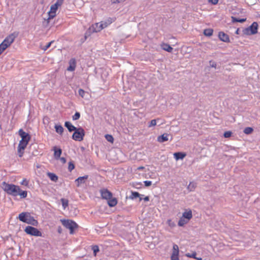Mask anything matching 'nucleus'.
Returning <instances> with one entry per match:
<instances>
[{"label": "nucleus", "mask_w": 260, "mask_h": 260, "mask_svg": "<svg viewBox=\"0 0 260 260\" xmlns=\"http://www.w3.org/2000/svg\"><path fill=\"white\" fill-rule=\"evenodd\" d=\"M49 118L47 116L43 118V122H44V123H45L46 121H47V122H49Z\"/></svg>", "instance_id": "6e6d98bb"}, {"label": "nucleus", "mask_w": 260, "mask_h": 260, "mask_svg": "<svg viewBox=\"0 0 260 260\" xmlns=\"http://www.w3.org/2000/svg\"><path fill=\"white\" fill-rule=\"evenodd\" d=\"M60 201L62 204V206L63 209H66L69 205V201L68 199L61 198Z\"/></svg>", "instance_id": "7c9ffc66"}, {"label": "nucleus", "mask_w": 260, "mask_h": 260, "mask_svg": "<svg viewBox=\"0 0 260 260\" xmlns=\"http://www.w3.org/2000/svg\"><path fill=\"white\" fill-rule=\"evenodd\" d=\"M55 132L59 135H62L63 132V127L61 124H55L54 126Z\"/></svg>", "instance_id": "5701e85b"}, {"label": "nucleus", "mask_w": 260, "mask_h": 260, "mask_svg": "<svg viewBox=\"0 0 260 260\" xmlns=\"http://www.w3.org/2000/svg\"><path fill=\"white\" fill-rule=\"evenodd\" d=\"M143 168H144V167H140L138 168V170H141V169H143Z\"/></svg>", "instance_id": "0e129e2a"}, {"label": "nucleus", "mask_w": 260, "mask_h": 260, "mask_svg": "<svg viewBox=\"0 0 260 260\" xmlns=\"http://www.w3.org/2000/svg\"><path fill=\"white\" fill-rule=\"evenodd\" d=\"M258 25L257 22H253L248 27L243 29L244 35L246 36L254 35L257 33Z\"/></svg>", "instance_id": "20e7f679"}, {"label": "nucleus", "mask_w": 260, "mask_h": 260, "mask_svg": "<svg viewBox=\"0 0 260 260\" xmlns=\"http://www.w3.org/2000/svg\"><path fill=\"white\" fill-rule=\"evenodd\" d=\"M47 176L52 181L56 182L58 180V177L55 173L48 172Z\"/></svg>", "instance_id": "4be33fe9"}, {"label": "nucleus", "mask_w": 260, "mask_h": 260, "mask_svg": "<svg viewBox=\"0 0 260 260\" xmlns=\"http://www.w3.org/2000/svg\"><path fill=\"white\" fill-rule=\"evenodd\" d=\"M182 216L189 221L192 217L191 210H189L188 211L183 212Z\"/></svg>", "instance_id": "aec40b11"}, {"label": "nucleus", "mask_w": 260, "mask_h": 260, "mask_svg": "<svg viewBox=\"0 0 260 260\" xmlns=\"http://www.w3.org/2000/svg\"><path fill=\"white\" fill-rule=\"evenodd\" d=\"M24 232L28 235L36 237H42V232L37 228L30 225H27L24 229Z\"/></svg>", "instance_id": "0eeeda50"}, {"label": "nucleus", "mask_w": 260, "mask_h": 260, "mask_svg": "<svg viewBox=\"0 0 260 260\" xmlns=\"http://www.w3.org/2000/svg\"><path fill=\"white\" fill-rule=\"evenodd\" d=\"M69 66L67 68V71L73 72L75 71L76 67V60L75 58H72L69 61Z\"/></svg>", "instance_id": "f8f14e48"}, {"label": "nucleus", "mask_w": 260, "mask_h": 260, "mask_svg": "<svg viewBox=\"0 0 260 260\" xmlns=\"http://www.w3.org/2000/svg\"><path fill=\"white\" fill-rule=\"evenodd\" d=\"M143 182L144 183L145 186H146V187L150 186L152 184L151 181L146 180V181H144Z\"/></svg>", "instance_id": "09e8293b"}, {"label": "nucleus", "mask_w": 260, "mask_h": 260, "mask_svg": "<svg viewBox=\"0 0 260 260\" xmlns=\"http://www.w3.org/2000/svg\"><path fill=\"white\" fill-rule=\"evenodd\" d=\"M54 42V41H52L51 42H49L46 44V45L43 47V49L44 50H47L51 46V44Z\"/></svg>", "instance_id": "a19ab883"}, {"label": "nucleus", "mask_w": 260, "mask_h": 260, "mask_svg": "<svg viewBox=\"0 0 260 260\" xmlns=\"http://www.w3.org/2000/svg\"><path fill=\"white\" fill-rule=\"evenodd\" d=\"M232 132L231 131H226L223 133V137L225 138H230L232 136Z\"/></svg>", "instance_id": "ea45409f"}, {"label": "nucleus", "mask_w": 260, "mask_h": 260, "mask_svg": "<svg viewBox=\"0 0 260 260\" xmlns=\"http://www.w3.org/2000/svg\"><path fill=\"white\" fill-rule=\"evenodd\" d=\"M172 140V137H171V138L170 139V141H171Z\"/></svg>", "instance_id": "774afa93"}, {"label": "nucleus", "mask_w": 260, "mask_h": 260, "mask_svg": "<svg viewBox=\"0 0 260 260\" xmlns=\"http://www.w3.org/2000/svg\"><path fill=\"white\" fill-rule=\"evenodd\" d=\"M160 120V119L159 118H157L156 119H154L151 120L150 121H149L148 123V127L149 128H150L152 126H154L156 125L157 122H158Z\"/></svg>", "instance_id": "a878e982"}, {"label": "nucleus", "mask_w": 260, "mask_h": 260, "mask_svg": "<svg viewBox=\"0 0 260 260\" xmlns=\"http://www.w3.org/2000/svg\"><path fill=\"white\" fill-rule=\"evenodd\" d=\"M209 64L211 67L216 69L217 63L216 62L212 60H210L209 61Z\"/></svg>", "instance_id": "49530a36"}, {"label": "nucleus", "mask_w": 260, "mask_h": 260, "mask_svg": "<svg viewBox=\"0 0 260 260\" xmlns=\"http://www.w3.org/2000/svg\"><path fill=\"white\" fill-rule=\"evenodd\" d=\"M167 222L170 226H174L175 225V223L172 222L171 219L168 220Z\"/></svg>", "instance_id": "864d4df0"}, {"label": "nucleus", "mask_w": 260, "mask_h": 260, "mask_svg": "<svg viewBox=\"0 0 260 260\" xmlns=\"http://www.w3.org/2000/svg\"><path fill=\"white\" fill-rule=\"evenodd\" d=\"M100 192L101 193L102 198L104 200H107L110 199V198H111L113 196V193L106 188L101 189Z\"/></svg>", "instance_id": "1a4fd4ad"}, {"label": "nucleus", "mask_w": 260, "mask_h": 260, "mask_svg": "<svg viewBox=\"0 0 260 260\" xmlns=\"http://www.w3.org/2000/svg\"><path fill=\"white\" fill-rule=\"evenodd\" d=\"M51 13L50 11H49L48 12V18L47 19L48 20L53 19L56 16V13Z\"/></svg>", "instance_id": "37998d69"}, {"label": "nucleus", "mask_w": 260, "mask_h": 260, "mask_svg": "<svg viewBox=\"0 0 260 260\" xmlns=\"http://www.w3.org/2000/svg\"><path fill=\"white\" fill-rule=\"evenodd\" d=\"M88 175H84L83 176H80L75 179V182L77 186L79 187L82 184L85 183L86 180L88 179Z\"/></svg>", "instance_id": "ddd939ff"}, {"label": "nucleus", "mask_w": 260, "mask_h": 260, "mask_svg": "<svg viewBox=\"0 0 260 260\" xmlns=\"http://www.w3.org/2000/svg\"><path fill=\"white\" fill-rule=\"evenodd\" d=\"M17 150L19 157H21L23 155L24 150L17 148Z\"/></svg>", "instance_id": "a18cd8bd"}, {"label": "nucleus", "mask_w": 260, "mask_h": 260, "mask_svg": "<svg viewBox=\"0 0 260 260\" xmlns=\"http://www.w3.org/2000/svg\"><path fill=\"white\" fill-rule=\"evenodd\" d=\"M28 143V142L20 141L18 146V148L21 149L22 150H24L26 147Z\"/></svg>", "instance_id": "c756f323"}, {"label": "nucleus", "mask_w": 260, "mask_h": 260, "mask_svg": "<svg viewBox=\"0 0 260 260\" xmlns=\"http://www.w3.org/2000/svg\"><path fill=\"white\" fill-rule=\"evenodd\" d=\"M231 19H232V22L233 23H236V22L243 23V22H245L246 20V18H237L234 16H232Z\"/></svg>", "instance_id": "412c9836"}, {"label": "nucleus", "mask_w": 260, "mask_h": 260, "mask_svg": "<svg viewBox=\"0 0 260 260\" xmlns=\"http://www.w3.org/2000/svg\"><path fill=\"white\" fill-rule=\"evenodd\" d=\"M3 51L4 50H3V49H2L0 47V55L3 53Z\"/></svg>", "instance_id": "e2e57ef3"}, {"label": "nucleus", "mask_w": 260, "mask_h": 260, "mask_svg": "<svg viewBox=\"0 0 260 260\" xmlns=\"http://www.w3.org/2000/svg\"><path fill=\"white\" fill-rule=\"evenodd\" d=\"M112 23L111 20H108V22L102 21L100 23H95V27L93 26V31L99 32L103 29L107 27L109 24Z\"/></svg>", "instance_id": "6e6552de"}, {"label": "nucleus", "mask_w": 260, "mask_h": 260, "mask_svg": "<svg viewBox=\"0 0 260 260\" xmlns=\"http://www.w3.org/2000/svg\"><path fill=\"white\" fill-rule=\"evenodd\" d=\"M197 253L196 251H193L192 253H186L185 254V256L187 257L193 258L195 259L196 258Z\"/></svg>", "instance_id": "e433bc0d"}, {"label": "nucleus", "mask_w": 260, "mask_h": 260, "mask_svg": "<svg viewBox=\"0 0 260 260\" xmlns=\"http://www.w3.org/2000/svg\"><path fill=\"white\" fill-rule=\"evenodd\" d=\"M59 159L61 161L62 164H65L67 161L66 158L64 157H60L59 158Z\"/></svg>", "instance_id": "603ef678"}, {"label": "nucleus", "mask_w": 260, "mask_h": 260, "mask_svg": "<svg viewBox=\"0 0 260 260\" xmlns=\"http://www.w3.org/2000/svg\"><path fill=\"white\" fill-rule=\"evenodd\" d=\"M173 251L172 253L176 254L179 255V248L178 246L176 244H174L173 247Z\"/></svg>", "instance_id": "58836bf2"}, {"label": "nucleus", "mask_w": 260, "mask_h": 260, "mask_svg": "<svg viewBox=\"0 0 260 260\" xmlns=\"http://www.w3.org/2000/svg\"><path fill=\"white\" fill-rule=\"evenodd\" d=\"M16 36L14 34H11L7 36L0 44V47L4 51L14 42Z\"/></svg>", "instance_id": "423d86ee"}, {"label": "nucleus", "mask_w": 260, "mask_h": 260, "mask_svg": "<svg viewBox=\"0 0 260 260\" xmlns=\"http://www.w3.org/2000/svg\"><path fill=\"white\" fill-rule=\"evenodd\" d=\"M20 196L21 199H24L27 197V191L26 190H22L19 187V190L17 191V196Z\"/></svg>", "instance_id": "b1692460"}, {"label": "nucleus", "mask_w": 260, "mask_h": 260, "mask_svg": "<svg viewBox=\"0 0 260 260\" xmlns=\"http://www.w3.org/2000/svg\"><path fill=\"white\" fill-rule=\"evenodd\" d=\"M85 134L84 129L82 127L79 126L74 130L72 138L75 141L80 142L83 140Z\"/></svg>", "instance_id": "39448f33"}, {"label": "nucleus", "mask_w": 260, "mask_h": 260, "mask_svg": "<svg viewBox=\"0 0 260 260\" xmlns=\"http://www.w3.org/2000/svg\"><path fill=\"white\" fill-rule=\"evenodd\" d=\"M18 134L21 138V140L20 141L29 142L30 140V136L28 133H26L22 129H20L18 131Z\"/></svg>", "instance_id": "9d476101"}, {"label": "nucleus", "mask_w": 260, "mask_h": 260, "mask_svg": "<svg viewBox=\"0 0 260 260\" xmlns=\"http://www.w3.org/2000/svg\"><path fill=\"white\" fill-rule=\"evenodd\" d=\"M80 113L79 112L76 111L74 115L72 116L73 120H78L80 117Z\"/></svg>", "instance_id": "4c0bfd02"}, {"label": "nucleus", "mask_w": 260, "mask_h": 260, "mask_svg": "<svg viewBox=\"0 0 260 260\" xmlns=\"http://www.w3.org/2000/svg\"><path fill=\"white\" fill-rule=\"evenodd\" d=\"M218 1L219 0H209V2L212 4V5H215L218 3Z\"/></svg>", "instance_id": "3c124183"}, {"label": "nucleus", "mask_w": 260, "mask_h": 260, "mask_svg": "<svg viewBox=\"0 0 260 260\" xmlns=\"http://www.w3.org/2000/svg\"><path fill=\"white\" fill-rule=\"evenodd\" d=\"M178 254L172 253L171 256V260H179Z\"/></svg>", "instance_id": "79ce46f5"}, {"label": "nucleus", "mask_w": 260, "mask_h": 260, "mask_svg": "<svg viewBox=\"0 0 260 260\" xmlns=\"http://www.w3.org/2000/svg\"><path fill=\"white\" fill-rule=\"evenodd\" d=\"M112 3H114V4H115V3H119V0H112Z\"/></svg>", "instance_id": "13d9d810"}, {"label": "nucleus", "mask_w": 260, "mask_h": 260, "mask_svg": "<svg viewBox=\"0 0 260 260\" xmlns=\"http://www.w3.org/2000/svg\"><path fill=\"white\" fill-rule=\"evenodd\" d=\"M20 184L21 185H25L26 186H27L28 185L29 182H28V181L26 179L24 178L20 182Z\"/></svg>", "instance_id": "c03bdc74"}, {"label": "nucleus", "mask_w": 260, "mask_h": 260, "mask_svg": "<svg viewBox=\"0 0 260 260\" xmlns=\"http://www.w3.org/2000/svg\"><path fill=\"white\" fill-rule=\"evenodd\" d=\"M2 188L6 193L13 197L17 196V191L19 190V186L14 184L8 183L5 181L2 182Z\"/></svg>", "instance_id": "f03ea898"}, {"label": "nucleus", "mask_w": 260, "mask_h": 260, "mask_svg": "<svg viewBox=\"0 0 260 260\" xmlns=\"http://www.w3.org/2000/svg\"><path fill=\"white\" fill-rule=\"evenodd\" d=\"M140 196H144V194H141L137 191H132L131 195L129 196V199L132 200H134L137 198L140 197Z\"/></svg>", "instance_id": "bb28decb"}, {"label": "nucleus", "mask_w": 260, "mask_h": 260, "mask_svg": "<svg viewBox=\"0 0 260 260\" xmlns=\"http://www.w3.org/2000/svg\"><path fill=\"white\" fill-rule=\"evenodd\" d=\"M85 93V91L81 88L79 89L78 90V93H79V95L81 96L82 98L84 97Z\"/></svg>", "instance_id": "de8ad7c7"}, {"label": "nucleus", "mask_w": 260, "mask_h": 260, "mask_svg": "<svg viewBox=\"0 0 260 260\" xmlns=\"http://www.w3.org/2000/svg\"><path fill=\"white\" fill-rule=\"evenodd\" d=\"M196 259H197V260H202V258L201 257H197L196 256V258H195Z\"/></svg>", "instance_id": "052dcab7"}, {"label": "nucleus", "mask_w": 260, "mask_h": 260, "mask_svg": "<svg viewBox=\"0 0 260 260\" xmlns=\"http://www.w3.org/2000/svg\"><path fill=\"white\" fill-rule=\"evenodd\" d=\"M170 136V135L168 133H164L157 137V141L161 143L167 142L169 140V137Z\"/></svg>", "instance_id": "4468645a"}, {"label": "nucleus", "mask_w": 260, "mask_h": 260, "mask_svg": "<svg viewBox=\"0 0 260 260\" xmlns=\"http://www.w3.org/2000/svg\"><path fill=\"white\" fill-rule=\"evenodd\" d=\"M18 219L20 221L28 224L36 226L38 222L34 217L31 216L30 213L27 212H23L19 214Z\"/></svg>", "instance_id": "f257e3e1"}, {"label": "nucleus", "mask_w": 260, "mask_h": 260, "mask_svg": "<svg viewBox=\"0 0 260 260\" xmlns=\"http://www.w3.org/2000/svg\"><path fill=\"white\" fill-rule=\"evenodd\" d=\"M63 1H64L63 0H57L55 4H57V5L59 7V6H61L62 5V4H63Z\"/></svg>", "instance_id": "8fccbe9b"}, {"label": "nucleus", "mask_w": 260, "mask_h": 260, "mask_svg": "<svg viewBox=\"0 0 260 260\" xmlns=\"http://www.w3.org/2000/svg\"><path fill=\"white\" fill-rule=\"evenodd\" d=\"M75 166L73 161L69 162L68 169L70 172H71L75 169Z\"/></svg>", "instance_id": "f704fd0d"}, {"label": "nucleus", "mask_w": 260, "mask_h": 260, "mask_svg": "<svg viewBox=\"0 0 260 260\" xmlns=\"http://www.w3.org/2000/svg\"><path fill=\"white\" fill-rule=\"evenodd\" d=\"M106 139L109 142L113 143L114 141L113 137L110 134H106L105 136Z\"/></svg>", "instance_id": "c9c22d12"}, {"label": "nucleus", "mask_w": 260, "mask_h": 260, "mask_svg": "<svg viewBox=\"0 0 260 260\" xmlns=\"http://www.w3.org/2000/svg\"><path fill=\"white\" fill-rule=\"evenodd\" d=\"M253 128L251 127H246L244 128L243 132L246 135H249L252 133Z\"/></svg>", "instance_id": "72a5a7b5"}, {"label": "nucleus", "mask_w": 260, "mask_h": 260, "mask_svg": "<svg viewBox=\"0 0 260 260\" xmlns=\"http://www.w3.org/2000/svg\"><path fill=\"white\" fill-rule=\"evenodd\" d=\"M91 249L93 251V255L96 256L97 253L100 251L99 247L98 245H94L91 246Z\"/></svg>", "instance_id": "473e14b6"}, {"label": "nucleus", "mask_w": 260, "mask_h": 260, "mask_svg": "<svg viewBox=\"0 0 260 260\" xmlns=\"http://www.w3.org/2000/svg\"><path fill=\"white\" fill-rule=\"evenodd\" d=\"M54 151V157L56 159H59L62 153V149L60 148L54 146L53 148Z\"/></svg>", "instance_id": "2eb2a0df"}, {"label": "nucleus", "mask_w": 260, "mask_h": 260, "mask_svg": "<svg viewBox=\"0 0 260 260\" xmlns=\"http://www.w3.org/2000/svg\"><path fill=\"white\" fill-rule=\"evenodd\" d=\"M188 222V221L187 220H186V219L184 218L182 216L180 217V218L179 219V220L178 221V225L179 226H183L185 224L187 223Z\"/></svg>", "instance_id": "c85d7f7f"}, {"label": "nucleus", "mask_w": 260, "mask_h": 260, "mask_svg": "<svg viewBox=\"0 0 260 260\" xmlns=\"http://www.w3.org/2000/svg\"><path fill=\"white\" fill-rule=\"evenodd\" d=\"M143 196H140V197H139V201H141L142 200H143L144 198H143Z\"/></svg>", "instance_id": "680f3d73"}, {"label": "nucleus", "mask_w": 260, "mask_h": 260, "mask_svg": "<svg viewBox=\"0 0 260 260\" xmlns=\"http://www.w3.org/2000/svg\"><path fill=\"white\" fill-rule=\"evenodd\" d=\"M161 48L162 50L171 53L172 52L173 48L170 45L167 43H163L161 44Z\"/></svg>", "instance_id": "a211bd4d"}, {"label": "nucleus", "mask_w": 260, "mask_h": 260, "mask_svg": "<svg viewBox=\"0 0 260 260\" xmlns=\"http://www.w3.org/2000/svg\"><path fill=\"white\" fill-rule=\"evenodd\" d=\"M213 33V29L212 28H206L204 30L203 34L207 37H211Z\"/></svg>", "instance_id": "cd10ccee"}, {"label": "nucleus", "mask_w": 260, "mask_h": 260, "mask_svg": "<svg viewBox=\"0 0 260 260\" xmlns=\"http://www.w3.org/2000/svg\"><path fill=\"white\" fill-rule=\"evenodd\" d=\"M162 124V123H160L159 124V125H161Z\"/></svg>", "instance_id": "69168bd1"}, {"label": "nucleus", "mask_w": 260, "mask_h": 260, "mask_svg": "<svg viewBox=\"0 0 260 260\" xmlns=\"http://www.w3.org/2000/svg\"><path fill=\"white\" fill-rule=\"evenodd\" d=\"M57 232L59 233V234H61L62 232V228L61 226H58V228H57Z\"/></svg>", "instance_id": "5fc2aeb1"}, {"label": "nucleus", "mask_w": 260, "mask_h": 260, "mask_svg": "<svg viewBox=\"0 0 260 260\" xmlns=\"http://www.w3.org/2000/svg\"><path fill=\"white\" fill-rule=\"evenodd\" d=\"M60 221L66 228L70 230L71 234H73L75 229L78 228V224L73 220L61 219Z\"/></svg>", "instance_id": "7ed1b4c3"}, {"label": "nucleus", "mask_w": 260, "mask_h": 260, "mask_svg": "<svg viewBox=\"0 0 260 260\" xmlns=\"http://www.w3.org/2000/svg\"><path fill=\"white\" fill-rule=\"evenodd\" d=\"M64 126L68 129L69 132H74V130L77 128L72 124L70 121H67L64 122Z\"/></svg>", "instance_id": "f3484780"}, {"label": "nucleus", "mask_w": 260, "mask_h": 260, "mask_svg": "<svg viewBox=\"0 0 260 260\" xmlns=\"http://www.w3.org/2000/svg\"><path fill=\"white\" fill-rule=\"evenodd\" d=\"M86 36H85V39H84V40H86Z\"/></svg>", "instance_id": "338daca9"}, {"label": "nucleus", "mask_w": 260, "mask_h": 260, "mask_svg": "<svg viewBox=\"0 0 260 260\" xmlns=\"http://www.w3.org/2000/svg\"><path fill=\"white\" fill-rule=\"evenodd\" d=\"M218 38L220 41L225 42V43H229L230 42V40L229 36L223 31H220L218 33Z\"/></svg>", "instance_id": "9b49d317"}, {"label": "nucleus", "mask_w": 260, "mask_h": 260, "mask_svg": "<svg viewBox=\"0 0 260 260\" xmlns=\"http://www.w3.org/2000/svg\"><path fill=\"white\" fill-rule=\"evenodd\" d=\"M59 6L57 5V4L52 5L50 9V13H56Z\"/></svg>", "instance_id": "2f4dec72"}, {"label": "nucleus", "mask_w": 260, "mask_h": 260, "mask_svg": "<svg viewBox=\"0 0 260 260\" xmlns=\"http://www.w3.org/2000/svg\"><path fill=\"white\" fill-rule=\"evenodd\" d=\"M143 200L145 202H147L149 201V197L148 196H146L145 198H144Z\"/></svg>", "instance_id": "4d7b16f0"}, {"label": "nucleus", "mask_w": 260, "mask_h": 260, "mask_svg": "<svg viewBox=\"0 0 260 260\" xmlns=\"http://www.w3.org/2000/svg\"><path fill=\"white\" fill-rule=\"evenodd\" d=\"M108 206L110 207H115L117 204V200L116 198L111 197L110 199L107 200Z\"/></svg>", "instance_id": "6ab92c4d"}, {"label": "nucleus", "mask_w": 260, "mask_h": 260, "mask_svg": "<svg viewBox=\"0 0 260 260\" xmlns=\"http://www.w3.org/2000/svg\"><path fill=\"white\" fill-rule=\"evenodd\" d=\"M174 158L176 160H182L186 156V153L182 152H177L173 154Z\"/></svg>", "instance_id": "dca6fc26"}, {"label": "nucleus", "mask_w": 260, "mask_h": 260, "mask_svg": "<svg viewBox=\"0 0 260 260\" xmlns=\"http://www.w3.org/2000/svg\"><path fill=\"white\" fill-rule=\"evenodd\" d=\"M197 187V184L193 182H190L187 187L188 192L193 191Z\"/></svg>", "instance_id": "393cba45"}, {"label": "nucleus", "mask_w": 260, "mask_h": 260, "mask_svg": "<svg viewBox=\"0 0 260 260\" xmlns=\"http://www.w3.org/2000/svg\"><path fill=\"white\" fill-rule=\"evenodd\" d=\"M239 32H240V29L239 28H237V30L235 31V34H237V35H239Z\"/></svg>", "instance_id": "bf43d9fd"}]
</instances>
